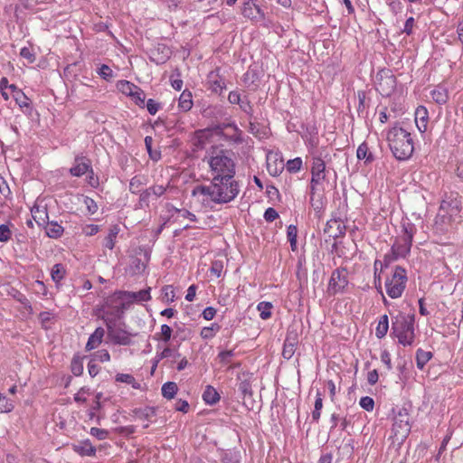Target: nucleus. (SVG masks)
I'll return each mask as SVG.
<instances>
[{
  "instance_id": "f257e3e1",
  "label": "nucleus",
  "mask_w": 463,
  "mask_h": 463,
  "mask_svg": "<svg viewBox=\"0 0 463 463\" xmlns=\"http://www.w3.org/2000/svg\"><path fill=\"white\" fill-rule=\"evenodd\" d=\"M204 143L206 141H237L241 135L237 124L228 117L222 105L209 106L204 109Z\"/></svg>"
},
{
  "instance_id": "f03ea898",
  "label": "nucleus",
  "mask_w": 463,
  "mask_h": 463,
  "mask_svg": "<svg viewBox=\"0 0 463 463\" xmlns=\"http://www.w3.org/2000/svg\"><path fill=\"white\" fill-rule=\"evenodd\" d=\"M209 184H204V195L215 203H228L240 193L239 182L235 176L209 177Z\"/></svg>"
},
{
  "instance_id": "7ed1b4c3",
  "label": "nucleus",
  "mask_w": 463,
  "mask_h": 463,
  "mask_svg": "<svg viewBox=\"0 0 463 463\" xmlns=\"http://www.w3.org/2000/svg\"><path fill=\"white\" fill-rule=\"evenodd\" d=\"M386 140L393 156L399 161L411 157L414 152V142L411 133L395 123L386 132Z\"/></svg>"
},
{
  "instance_id": "20e7f679",
  "label": "nucleus",
  "mask_w": 463,
  "mask_h": 463,
  "mask_svg": "<svg viewBox=\"0 0 463 463\" xmlns=\"http://www.w3.org/2000/svg\"><path fill=\"white\" fill-rule=\"evenodd\" d=\"M209 153V177L235 176L236 164L231 151L213 146Z\"/></svg>"
},
{
  "instance_id": "39448f33",
  "label": "nucleus",
  "mask_w": 463,
  "mask_h": 463,
  "mask_svg": "<svg viewBox=\"0 0 463 463\" xmlns=\"http://www.w3.org/2000/svg\"><path fill=\"white\" fill-rule=\"evenodd\" d=\"M415 315L399 313L392 318V334L403 346H411L415 340Z\"/></svg>"
},
{
  "instance_id": "423d86ee",
  "label": "nucleus",
  "mask_w": 463,
  "mask_h": 463,
  "mask_svg": "<svg viewBox=\"0 0 463 463\" xmlns=\"http://www.w3.org/2000/svg\"><path fill=\"white\" fill-rule=\"evenodd\" d=\"M461 202L456 194H450L444 198L439 205V213L436 216V225H442V232L448 231L449 226L461 219Z\"/></svg>"
},
{
  "instance_id": "0eeeda50",
  "label": "nucleus",
  "mask_w": 463,
  "mask_h": 463,
  "mask_svg": "<svg viewBox=\"0 0 463 463\" xmlns=\"http://www.w3.org/2000/svg\"><path fill=\"white\" fill-rule=\"evenodd\" d=\"M406 269L401 266H396L391 278L385 281L386 293L391 298H400L407 283Z\"/></svg>"
},
{
  "instance_id": "6e6552de",
  "label": "nucleus",
  "mask_w": 463,
  "mask_h": 463,
  "mask_svg": "<svg viewBox=\"0 0 463 463\" xmlns=\"http://www.w3.org/2000/svg\"><path fill=\"white\" fill-rule=\"evenodd\" d=\"M126 299L129 303L133 302H145L151 299L150 295V288L146 289H142L137 292H130V291H118L115 292L112 296L109 297L104 304V308L111 306L112 303L118 302L119 300Z\"/></svg>"
},
{
  "instance_id": "1a4fd4ad",
  "label": "nucleus",
  "mask_w": 463,
  "mask_h": 463,
  "mask_svg": "<svg viewBox=\"0 0 463 463\" xmlns=\"http://www.w3.org/2000/svg\"><path fill=\"white\" fill-rule=\"evenodd\" d=\"M392 432L399 441H403L411 432L410 416L408 410L402 408L394 416Z\"/></svg>"
},
{
  "instance_id": "9d476101",
  "label": "nucleus",
  "mask_w": 463,
  "mask_h": 463,
  "mask_svg": "<svg viewBox=\"0 0 463 463\" xmlns=\"http://www.w3.org/2000/svg\"><path fill=\"white\" fill-rule=\"evenodd\" d=\"M311 180L309 184V190L313 194H316L318 186L326 179V163L322 157L317 154L312 155V165L310 168Z\"/></svg>"
},
{
  "instance_id": "9b49d317",
  "label": "nucleus",
  "mask_w": 463,
  "mask_h": 463,
  "mask_svg": "<svg viewBox=\"0 0 463 463\" xmlns=\"http://www.w3.org/2000/svg\"><path fill=\"white\" fill-rule=\"evenodd\" d=\"M348 271L345 268H337L333 270L327 286V292L334 296L343 293L348 286Z\"/></svg>"
},
{
  "instance_id": "f8f14e48",
  "label": "nucleus",
  "mask_w": 463,
  "mask_h": 463,
  "mask_svg": "<svg viewBox=\"0 0 463 463\" xmlns=\"http://www.w3.org/2000/svg\"><path fill=\"white\" fill-rule=\"evenodd\" d=\"M396 77L390 70H382L376 75V90L383 97H389L396 89Z\"/></svg>"
},
{
  "instance_id": "ddd939ff",
  "label": "nucleus",
  "mask_w": 463,
  "mask_h": 463,
  "mask_svg": "<svg viewBox=\"0 0 463 463\" xmlns=\"http://www.w3.org/2000/svg\"><path fill=\"white\" fill-rule=\"evenodd\" d=\"M412 242L407 241L399 238L392 244L389 253H386L383 257L384 267H388L392 262L399 260L405 259L411 252Z\"/></svg>"
},
{
  "instance_id": "4468645a",
  "label": "nucleus",
  "mask_w": 463,
  "mask_h": 463,
  "mask_svg": "<svg viewBox=\"0 0 463 463\" xmlns=\"http://www.w3.org/2000/svg\"><path fill=\"white\" fill-rule=\"evenodd\" d=\"M208 90L221 96L227 88V80L221 68H216L207 75Z\"/></svg>"
},
{
  "instance_id": "2eb2a0df",
  "label": "nucleus",
  "mask_w": 463,
  "mask_h": 463,
  "mask_svg": "<svg viewBox=\"0 0 463 463\" xmlns=\"http://www.w3.org/2000/svg\"><path fill=\"white\" fill-rule=\"evenodd\" d=\"M241 14L244 17L254 22H262L266 18L263 10L253 0L244 1Z\"/></svg>"
},
{
  "instance_id": "dca6fc26",
  "label": "nucleus",
  "mask_w": 463,
  "mask_h": 463,
  "mask_svg": "<svg viewBox=\"0 0 463 463\" xmlns=\"http://www.w3.org/2000/svg\"><path fill=\"white\" fill-rule=\"evenodd\" d=\"M108 326V335L112 343L120 345H129L132 343V335L121 328H114L109 325Z\"/></svg>"
},
{
  "instance_id": "f3484780",
  "label": "nucleus",
  "mask_w": 463,
  "mask_h": 463,
  "mask_svg": "<svg viewBox=\"0 0 463 463\" xmlns=\"http://www.w3.org/2000/svg\"><path fill=\"white\" fill-rule=\"evenodd\" d=\"M298 345V335L296 331H288L283 345L282 356L289 360L294 355Z\"/></svg>"
},
{
  "instance_id": "a211bd4d",
  "label": "nucleus",
  "mask_w": 463,
  "mask_h": 463,
  "mask_svg": "<svg viewBox=\"0 0 463 463\" xmlns=\"http://www.w3.org/2000/svg\"><path fill=\"white\" fill-rule=\"evenodd\" d=\"M91 162L86 156H77L74 158L73 165L70 168L69 172L72 176L81 177L90 170Z\"/></svg>"
},
{
  "instance_id": "6ab92c4d",
  "label": "nucleus",
  "mask_w": 463,
  "mask_h": 463,
  "mask_svg": "<svg viewBox=\"0 0 463 463\" xmlns=\"http://www.w3.org/2000/svg\"><path fill=\"white\" fill-rule=\"evenodd\" d=\"M72 449L81 457H94L96 455V448L91 444L90 439H84L78 444H73Z\"/></svg>"
},
{
  "instance_id": "aec40b11",
  "label": "nucleus",
  "mask_w": 463,
  "mask_h": 463,
  "mask_svg": "<svg viewBox=\"0 0 463 463\" xmlns=\"http://www.w3.org/2000/svg\"><path fill=\"white\" fill-rule=\"evenodd\" d=\"M428 118V109L424 106H419L415 111V123L420 133H424L427 130Z\"/></svg>"
},
{
  "instance_id": "412c9836",
  "label": "nucleus",
  "mask_w": 463,
  "mask_h": 463,
  "mask_svg": "<svg viewBox=\"0 0 463 463\" xmlns=\"http://www.w3.org/2000/svg\"><path fill=\"white\" fill-rule=\"evenodd\" d=\"M105 335V330L102 327H98L96 330L90 335L86 344V350L90 351L97 348L103 340Z\"/></svg>"
},
{
  "instance_id": "4be33fe9",
  "label": "nucleus",
  "mask_w": 463,
  "mask_h": 463,
  "mask_svg": "<svg viewBox=\"0 0 463 463\" xmlns=\"http://www.w3.org/2000/svg\"><path fill=\"white\" fill-rule=\"evenodd\" d=\"M432 99L439 105L447 103L449 99L448 90L445 87L438 85L430 92Z\"/></svg>"
},
{
  "instance_id": "5701e85b",
  "label": "nucleus",
  "mask_w": 463,
  "mask_h": 463,
  "mask_svg": "<svg viewBox=\"0 0 463 463\" xmlns=\"http://www.w3.org/2000/svg\"><path fill=\"white\" fill-rule=\"evenodd\" d=\"M356 156L359 160H364L368 165L374 160V156L370 151L366 142H363L357 148Z\"/></svg>"
},
{
  "instance_id": "b1692460",
  "label": "nucleus",
  "mask_w": 463,
  "mask_h": 463,
  "mask_svg": "<svg viewBox=\"0 0 463 463\" xmlns=\"http://www.w3.org/2000/svg\"><path fill=\"white\" fill-rule=\"evenodd\" d=\"M379 268H380V269H383V268H385L384 267V260L383 261L379 260H376L374 261V263H373V269H374L373 279H374L375 288L383 296V301L386 302V298H384L383 293L381 274L378 271Z\"/></svg>"
},
{
  "instance_id": "393cba45",
  "label": "nucleus",
  "mask_w": 463,
  "mask_h": 463,
  "mask_svg": "<svg viewBox=\"0 0 463 463\" xmlns=\"http://www.w3.org/2000/svg\"><path fill=\"white\" fill-rule=\"evenodd\" d=\"M13 98L23 112L25 113L32 109L31 100L22 90L20 91H16V94H14Z\"/></svg>"
},
{
  "instance_id": "a878e982",
  "label": "nucleus",
  "mask_w": 463,
  "mask_h": 463,
  "mask_svg": "<svg viewBox=\"0 0 463 463\" xmlns=\"http://www.w3.org/2000/svg\"><path fill=\"white\" fill-rule=\"evenodd\" d=\"M221 400V395L217 390L212 385H207L204 388V403L208 405H214Z\"/></svg>"
},
{
  "instance_id": "bb28decb",
  "label": "nucleus",
  "mask_w": 463,
  "mask_h": 463,
  "mask_svg": "<svg viewBox=\"0 0 463 463\" xmlns=\"http://www.w3.org/2000/svg\"><path fill=\"white\" fill-rule=\"evenodd\" d=\"M389 329V318L388 316L383 315L379 317L377 326L375 328V335L377 338L382 339L383 338Z\"/></svg>"
},
{
  "instance_id": "cd10ccee",
  "label": "nucleus",
  "mask_w": 463,
  "mask_h": 463,
  "mask_svg": "<svg viewBox=\"0 0 463 463\" xmlns=\"http://www.w3.org/2000/svg\"><path fill=\"white\" fill-rule=\"evenodd\" d=\"M120 229L118 225H113L109 228L108 235L104 239V246L109 250H113L116 244V239Z\"/></svg>"
},
{
  "instance_id": "c85d7f7f",
  "label": "nucleus",
  "mask_w": 463,
  "mask_h": 463,
  "mask_svg": "<svg viewBox=\"0 0 463 463\" xmlns=\"http://www.w3.org/2000/svg\"><path fill=\"white\" fill-rule=\"evenodd\" d=\"M402 228L403 235L401 238L407 241L412 242L413 236L416 232L415 225L409 220H406V221H402Z\"/></svg>"
},
{
  "instance_id": "c756f323",
  "label": "nucleus",
  "mask_w": 463,
  "mask_h": 463,
  "mask_svg": "<svg viewBox=\"0 0 463 463\" xmlns=\"http://www.w3.org/2000/svg\"><path fill=\"white\" fill-rule=\"evenodd\" d=\"M115 381L118 383H127L136 390H139L141 388V384L132 374L129 373H118L115 377Z\"/></svg>"
},
{
  "instance_id": "7c9ffc66",
  "label": "nucleus",
  "mask_w": 463,
  "mask_h": 463,
  "mask_svg": "<svg viewBox=\"0 0 463 463\" xmlns=\"http://www.w3.org/2000/svg\"><path fill=\"white\" fill-rule=\"evenodd\" d=\"M165 192V188L163 185H153L145 191H143L140 194V200L146 201L147 200L152 194L156 197H159Z\"/></svg>"
},
{
  "instance_id": "2f4dec72",
  "label": "nucleus",
  "mask_w": 463,
  "mask_h": 463,
  "mask_svg": "<svg viewBox=\"0 0 463 463\" xmlns=\"http://www.w3.org/2000/svg\"><path fill=\"white\" fill-rule=\"evenodd\" d=\"M432 354L429 351L418 349L416 352V364L420 370H422L426 364L431 359Z\"/></svg>"
},
{
  "instance_id": "473e14b6",
  "label": "nucleus",
  "mask_w": 463,
  "mask_h": 463,
  "mask_svg": "<svg viewBox=\"0 0 463 463\" xmlns=\"http://www.w3.org/2000/svg\"><path fill=\"white\" fill-rule=\"evenodd\" d=\"M63 231V227L57 222H49L45 227L47 236L53 239L60 238Z\"/></svg>"
},
{
  "instance_id": "72a5a7b5",
  "label": "nucleus",
  "mask_w": 463,
  "mask_h": 463,
  "mask_svg": "<svg viewBox=\"0 0 463 463\" xmlns=\"http://www.w3.org/2000/svg\"><path fill=\"white\" fill-rule=\"evenodd\" d=\"M128 98L139 108L145 107L146 94L140 87L137 86L136 90L129 94Z\"/></svg>"
},
{
  "instance_id": "f704fd0d",
  "label": "nucleus",
  "mask_w": 463,
  "mask_h": 463,
  "mask_svg": "<svg viewBox=\"0 0 463 463\" xmlns=\"http://www.w3.org/2000/svg\"><path fill=\"white\" fill-rule=\"evenodd\" d=\"M178 107L183 111H188L193 107L192 93L189 91H183L179 98Z\"/></svg>"
},
{
  "instance_id": "c9c22d12",
  "label": "nucleus",
  "mask_w": 463,
  "mask_h": 463,
  "mask_svg": "<svg viewBox=\"0 0 463 463\" xmlns=\"http://www.w3.org/2000/svg\"><path fill=\"white\" fill-rule=\"evenodd\" d=\"M177 391V384L174 382H167L164 383L161 389L162 395L167 400H172L176 394Z\"/></svg>"
},
{
  "instance_id": "e433bc0d",
  "label": "nucleus",
  "mask_w": 463,
  "mask_h": 463,
  "mask_svg": "<svg viewBox=\"0 0 463 463\" xmlns=\"http://www.w3.org/2000/svg\"><path fill=\"white\" fill-rule=\"evenodd\" d=\"M226 21L227 19L224 17L223 13L204 16V23L211 24L216 29H219Z\"/></svg>"
},
{
  "instance_id": "4c0bfd02",
  "label": "nucleus",
  "mask_w": 463,
  "mask_h": 463,
  "mask_svg": "<svg viewBox=\"0 0 463 463\" xmlns=\"http://www.w3.org/2000/svg\"><path fill=\"white\" fill-rule=\"evenodd\" d=\"M66 275V269L62 264H55L51 270L52 279L56 283H60Z\"/></svg>"
},
{
  "instance_id": "58836bf2",
  "label": "nucleus",
  "mask_w": 463,
  "mask_h": 463,
  "mask_svg": "<svg viewBox=\"0 0 463 463\" xmlns=\"http://www.w3.org/2000/svg\"><path fill=\"white\" fill-rule=\"evenodd\" d=\"M145 184H146L145 178L140 175H136L130 180L129 191L132 194L141 193Z\"/></svg>"
},
{
  "instance_id": "ea45409f",
  "label": "nucleus",
  "mask_w": 463,
  "mask_h": 463,
  "mask_svg": "<svg viewBox=\"0 0 463 463\" xmlns=\"http://www.w3.org/2000/svg\"><path fill=\"white\" fill-rule=\"evenodd\" d=\"M116 87L119 92L128 97L136 90L137 85L128 80H121L117 82Z\"/></svg>"
},
{
  "instance_id": "a19ab883",
  "label": "nucleus",
  "mask_w": 463,
  "mask_h": 463,
  "mask_svg": "<svg viewBox=\"0 0 463 463\" xmlns=\"http://www.w3.org/2000/svg\"><path fill=\"white\" fill-rule=\"evenodd\" d=\"M273 306L270 302L262 301L257 305V309L260 311V317L267 320L271 317V309Z\"/></svg>"
},
{
  "instance_id": "79ce46f5",
  "label": "nucleus",
  "mask_w": 463,
  "mask_h": 463,
  "mask_svg": "<svg viewBox=\"0 0 463 463\" xmlns=\"http://www.w3.org/2000/svg\"><path fill=\"white\" fill-rule=\"evenodd\" d=\"M303 165V161L301 157H296L294 159H289L286 164V169L290 174L298 173L301 170Z\"/></svg>"
},
{
  "instance_id": "37998d69",
  "label": "nucleus",
  "mask_w": 463,
  "mask_h": 463,
  "mask_svg": "<svg viewBox=\"0 0 463 463\" xmlns=\"http://www.w3.org/2000/svg\"><path fill=\"white\" fill-rule=\"evenodd\" d=\"M175 298V288L172 285H166L162 288V300L166 303H172Z\"/></svg>"
},
{
  "instance_id": "c03bdc74",
  "label": "nucleus",
  "mask_w": 463,
  "mask_h": 463,
  "mask_svg": "<svg viewBox=\"0 0 463 463\" xmlns=\"http://www.w3.org/2000/svg\"><path fill=\"white\" fill-rule=\"evenodd\" d=\"M71 371L75 376H80L83 373V362L80 356H74L71 363Z\"/></svg>"
},
{
  "instance_id": "a18cd8bd",
  "label": "nucleus",
  "mask_w": 463,
  "mask_h": 463,
  "mask_svg": "<svg viewBox=\"0 0 463 463\" xmlns=\"http://www.w3.org/2000/svg\"><path fill=\"white\" fill-rule=\"evenodd\" d=\"M14 408V402L5 395L0 393V413L11 412Z\"/></svg>"
},
{
  "instance_id": "49530a36",
  "label": "nucleus",
  "mask_w": 463,
  "mask_h": 463,
  "mask_svg": "<svg viewBox=\"0 0 463 463\" xmlns=\"http://www.w3.org/2000/svg\"><path fill=\"white\" fill-rule=\"evenodd\" d=\"M287 237L292 250L297 248L298 229L295 225H289L287 229Z\"/></svg>"
},
{
  "instance_id": "de8ad7c7",
  "label": "nucleus",
  "mask_w": 463,
  "mask_h": 463,
  "mask_svg": "<svg viewBox=\"0 0 463 463\" xmlns=\"http://www.w3.org/2000/svg\"><path fill=\"white\" fill-rule=\"evenodd\" d=\"M11 223L0 224V242H7L12 237Z\"/></svg>"
},
{
  "instance_id": "09e8293b",
  "label": "nucleus",
  "mask_w": 463,
  "mask_h": 463,
  "mask_svg": "<svg viewBox=\"0 0 463 463\" xmlns=\"http://www.w3.org/2000/svg\"><path fill=\"white\" fill-rule=\"evenodd\" d=\"M97 72L100 76V78H102L103 80H105L107 81H109L114 77L112 69L106 64H102L99 68Z\"/></svg>"
},
{
  "instance_id": "8fccbe9b",
  "label": "nucleus",
  "mask_w": 463,
  "mask_h": 463,
  "mask_svg": "<svg viewBox=\"0 0 463 463\" xmlns=\"http://www.w3.org/2000/svg\"><path fill=\"white\" fill-rule=\"evenodd\" d=\"M237 105L240 106V109L244 112L246 113L247 115L249 116H252L253 114V107L249 99V98L247 96H243L241 99V102L238 103Z\"/></svg>"
},
{
  "instance_id": "3c124183",
  "label": "nucleus",
  "mask_w": 463,
  "mask_h": 463,
  "mask_svg": "<svg viewBox=\"0 0 463 463\" xmlns=\"http://www.w3.org/2000/svg\"><path fill=\"white\" fill-rule=\"evenodd\" d=\"M83 203L85 204L87 208V213L90 215L96 213L99 210L97 203L90 197L84 196Z\"/></svg>"
},
{
  "instance_id": "603ef678",
  "label": "nucleus",
  "mask_w": 463,
  "mask_h": 463,
  "mask_svg": "<svg viewBox=\"0 0 463 463\" xmlns=\"http://www.w3.org/2000/svg\"><path fill=\"white\" fill-rule=\"evenodd\" d=\"M172 332L173 330L168 325H162L157 339L166 343L171 339Z\"/></svg>"
},
{
  "instance_id": "864d4df0",
  "label": "nucleus",
  "mask_w": 463,
  "mask_h": 463,
  "mask_svg": "<svg viewBox=\"0 0 463 463\" xmlns=\"http://www.w3.org/2000/svg\"><path fill=\"white\" fill-rule=\"evenodd\" d=\"M156 357L158 360L170 358V357H173V360H175V358H180V354L175 353V350H173L169 347H165L161 353H158L156 354Z\"/></svg>"
},
{
  "instance_id": "5fc2aeb1",
  "label": "nucleus",
  "mask_w": 463,
  "mask_h": 463,
  "mask_svg": "<svg viewBox=\"0 0 463 463\" xmlns=\"http://www.w3.org/2000/svg\"><path fill=\"white\" fill-rule=\"evenodd\" d=\"M209 270H210L211 275H213L216 278H220L222 273V270H223L222 260L213 261L212 266Z\"/></svg>"
},
{
  "instance_id": "6e6d98bb",
  "label": "nucleus",
  "mask_w": 463,
  "mask_h": 463,
  "mask_svg": "<svg viewBox=\"0 0 463 463\" xmlns=\"http://www.w3.org/2000/svg\"><path fill=\"white\" fill-rule=\"evenodd\" d=\"M90 434L99 440L106 439L109 437V431L107 430L97 427L90 428Z\"/></svg>"
},
{
  "instance_id": "4d7b16f0",
  "label": "nucleus",
  "mask_w": 463,
  "mask_h": 463,
  "mask_svg": "<svg viewBox=\"0 0 463 463\" xmlns=\"http://www.w3.org/2000/svg\"><path fill=\"white\" fill-rule=\"evenodd\" d=\"M220 329L221 326L215 322L212 323L209 326H204V339L213 337Z\"/></svg>"
},
{
  "instance_id": "13d9d810",
  "label": "nucleus",
  "mask_w": 463,
  "mask_h": 463,
  "mask_svg": "<svg viewBox=\"0 0 463 463\" xmlns=\"http://www.w3.org/2000/svg\"><path fill=\"white\" fill-rule=\"evenodd\" d=\"M359 405L367 411H372L374 408V401L369 396H364L360 399Z\"/></svg>"
},
{
  "instance_id": "bf43d9fd",
  "label": "nucleus",
  "mask_w": 463,
  "mask_h": 463,
  "mask_svg": "<svg viewBox=\"0 0 463 463\" xmlns=\"http://www.w3.org/2000/svg\"><path fill=\"white\" fill-rule=\"evenodd\" d=\"M145 106L146 107L147 111L151 115H156L157 111L160 109L161 105L159 102L156 101L153 99H149L146 103L145 102Z\"/></svg>"
},
{
  "instance_id": "052dcab7",
  "label": "nucleus",
  "mask_w": 463,
  "mask_h": 463,
  "mask_svg": "<svg viewBox=\"0 0 463 463\" xmlns=\"http://www.w3.org/2000/svg\"><path fill=\"white\" fill-rule=\"evenodd\" d=\"M95 360L100 363H106L110 361V354L106 349H101L93 354Z\"/></svg>"
},
{
  "instance_id": "680f3d73",
  "label": "nucleus",
  "mask_w": 463,
  "mask_h": 463,
  "mask_svg": "<svg viewBox=\"0 0 463 463\" xmlns=\"http://www.w3.org/2000/svg\"><path fill=\"white\" fill-rule=\"evenodd\" d=\"M233 356H234V352L232 350L222 351L218 354L220 363H222L223 365L229 364Z\"/></svg>"
},
{
  "instance_id": "e2e57ef3",
  "label": "nucleus",
  "mask_w": 463,
  "mask_h": 463,
  "mask_svg": "<svg viewBox=\"0 0 463 463\" xmlns=\"http://www.w3.org/2000/svg\"><path fill=\"white\" fill-rule=\"evenodd\" d=\"M87 175V183L93 188H96L99 184V177L94 174L92 165L90 166V170L88 171Z\"/></svg>"
},
{
  "instance_id": "0e129e2a",
  "label": "nucleus",
  "mask_w": 463,
  "mask_h": 463,
  "mask_svg": "<svg viewBox=\"0 0 463 463\" xmlns=\"http://www.w3.org/2000/svg\"><path fill=\"white\" fill-rule=\"evenodd\" d=\"M20 55L27 60L29 63H33L35 61V55L31 48L29 47H23L20 50Z\"/></svg>"
},
{
  "instance_id": "69168bd1",
  "label": "nucleus",
  "mask_w": 463,
  "mask_h": 463,
  "mask_svg": "<svg viewBox=\"0 0 463 463\" xmlns=\"http://www.w3.org/2000/svg\"><path fill=\"white\" fill-rule=\"evenodd\" d=\"M309 194H310V200H309V202H310L311 206L313 207L315 212L320 213L321 210L323 209V202H322V200L320 198L317 199L315 197L316 194H313L310 191H309Z\"/></svg>"
},
{
  "instance_id": "338daca9",
  "label": "nucleus",
  "mask_w": 463,
  "mask_h": 463,
  "mask_svg": "<svg viewBox=\"0 0 463 463\" xmlns=\"http://www.w3.org/2000/svg\"><path fill=\"white\" fill-rule=\"evenodd\" d=\"M99 231V225L96 224H86L82 227V233L86 236H93Z\"/></svg>"
},
{
  "instance_id": "774afa93",
  "label": "nucleus",
  "mask_w": 463,
  "mask_h": 463,
  "mask_svg": "<svg viewBox=\"0 0 463 463\" xmlns=\"http://www.w3.org/2000/svg\"><path fill=\"white\" fill-rule=\"evenodd\" d=\"M33 288H34V290L37 294H41L43 296H47L48 294V289H47V287L45 286V284L41 281V280H36L34 283H33Z\"/></svg>"
}]
</instances>
